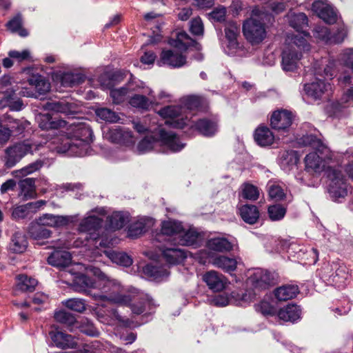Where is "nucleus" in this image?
Here are the masks:
<instances>
[{"label": "nucleus", "instance_id": "1", "mask_svg": "<svg viewBox=\"0 0 353 353\" xmlns=\"http://www.w3.org/2000/svg\"><path fill=\"white\" fill-rule=\"evenodd\" d=\"M93 132L86 122H74L67 128L64 135L57 138L55 150L58 153H67L71 157H84L91 154L90 144Z\"/></svg>", "mask_w": 353, "mask_h": 353}, {"label": "nucleus", "instance_id": "2", "mask_svg": "<svg viewBox=\"0 0 353 353\" xmlns=\"http://www.w3.org/2000/svg\"><path fill=\"white\" fill-rule=\"evenodd\" d=\"M88 270L101 283L99 292L90 294L94 301L99 303L108 302L119 305H126L131 301L130 294H123V287L118 281L109 278L98 268L90 266Z\"/></svg>", "mask_w": 353, "mask_h": 353}, {"label": "nucleus", "instance_id": "3", "mask_svg": "<svg viewBox=\"0 0 353 353\" xmlns=\"http://www.w3.org/2000/svg\"><path fill=\"white\" fill-rule=\"evenodd\" d=\"M306 39L300 34L288 36L282 53V68L285 71H294L302 57L303 52L309 50Z\"/></svg>", "mask_w": 353, "mask_h": 353}, {"label": "nucleus", "instance_id": "4", "mask_svg": "<svg viewBox=\"0 0 353 353\" xmlns=\"http://www.w3.org/2000/svg\"><path fill=\"white\" fill-rule=\"evenodd\" d=\"M32 145L28 141L16 143L5 150L3 157L4 165L7 168L14 167L26 154L32 153Z\"/></svg>", "mask_w": 353, "mask_h": 353}, {"label": "nucleus", "instance_id": "5", "mask_svg": "<svg viewBox=\"0 0 353 353\" xmlns=\"http://www.w3.org/2000/svg\"><path fill=\"white\" fill-rule=\"evenodd\" d=\"M181 105H168L159 111V115L168 119L165 123L175 128H183L189 125L190 118L184 114Z\"/></svg>", "mask_w": 353, "mask_h": 353}, {"label": "nucleus", "instance_id": "6", "mask_svg": "<svg viewBox=\"0 0 353 353\" xmlns=\"http://www.w3.org/2000/svg\"><path fill=\"white\" fill-rule=\"evenodd\" d=\"M327 177L330 180L328 191L332 197L343 198L347 195L346 179L340 170L327 167Z\"/></svg>", "mask_w": 353, "mask_h": 353}, {"label": "nucleus", "instance_id": "7", "mask_svg": "<svg viewBox=\"0 0 353 353\" xmlns=\"http://www.w3.org/2000/svg\"><path fill=\"white\" fill-rule=\"evenodd\" d=\"M243 32L245 39L252 45L261 43L266 37L264 23L254 18H250L244 22Z\"/></svg>", "mask_w": 353, "mask_h": 353}, {"label": "nucleus", "instance_id": "8", "mask_svg": "<svg viewBox=\"0 0 353 353\" xmlns=\"http://www.w3.org/2000/svg\"><path fill=\"white\" fill-rule=\"evenodd\" d=\"M306 94L314 100H326L332 94V88L329 82L320 79L304 85Z\"/></svg>", "mask_w": 353, "mask_h": 353}, {"label": "nucleus", "instance_id": "9", "mask_svg": "<svg viewBox=\"0 0 353 353\" xmlns=\"http://www.w3.org/2000/svg\"><path fill=\"white\" fill-rule=\"evenodd\" d=\"M293 115L287 110H278L272 112L270 118L271 127L277 131H287L293 121Z\"/></svg>", "mask_w": 353, "mask_h": 353}, {"label": "nucleus", "instance_id": "10", "mask_svg": "<svg viewBox=\"0 0 353 353\" xmlns=\"http://www.w3.org/2000/svg\"><path fill=\"white\" fill-rule=\"evenodd\" d=\"M101 285L99 281L97 282L85 274H76L72 281V287L75 291L83 292L89 296L94 294L93 290Z\"/></svg>", "mask_w": 353, "mask_h": 353}, {"label": "nucleus", "instance_id": "11", "mask_svg": "<svg viewBox=\"0 0 353 353\" xmlns=\"http://www.w3.org/2000/svg\"><path fill=\"white\" fill-rule=\"evenodd\" d=\"M312 10L325 23L334 24L337 21V14L334 8L326 2L316 1L312 5Z\"/></svg>", "mask_w": 353, "mask_h": 353}, {"label": "nucleus", "instance_id": "12", "mask_svg": "<svg viewBox=\"0 0 353 353\" xmlns=\"http://www.w3.org/2000/svg\"><path fill=\"white\" fill-rule=\"evenodd\" d=\"M142 94H135L130 98L129 103L134 108L148 110L154 102L152 90L150 88L142 87Z\"/></svg>", "mask_w": 353, "mask_h": 353}, {"label": "nucleus", "instance_id": "13", "mask_svg": "<svg viewBox=\"0 0 353 353\" xmlns=\"http://www.w3.org/2000/svg\"><path fill=\"white\" fill-rule=\"evenodd\" d=\"M203 280L208 288L214 292H221L226 287L228 279L221 273L211 270L203 276Z\"/></svg>", "mask_w": 353, "mask_h": 353}, {"label": "nucleus", "instance_id": "14", "mask_svg": "<svg viewBox=\"0 0 353 353\" xmlns=\"http://www.w3.org/2000/svg\"><path fill=\"white\" fill-rule=\"evenodd\" d=\"M105 137L111 142L128 144L133 142L132 132L121 126H115L108 129Z\"/></svg>", "mask_w": 353, "mask_h": 353}, {"label": "nucleus", "instance_id": "15", "mask_svg": "<svg viewBox=\"0 0 353 353\" xmlns=\"http://www.w3.org/2000/svg\"><path fill=\"white\" fill-rule=\"evenodd\" d=\"M160 63L172 68H181L186 63V57L176 50H163L160 55Z\"/></svg>", "mask_w": 353, "mask_h": 353}, {"label": "nucleus", "instance_id": "16", "mask_svg": "<svg viewBox=\"0 0 353 353\" xmlns=\"http://www.w3.org/2000/svg\"><path fill=\"white\" fill-rule=\"evenodd\" d=\"M276 276L268 270L257 269L250 276V279L255 287L265 288L269 285L275 284Z\"/></svg>", "mask_w": 353, "mask_h": 353}, {"label": "nucleus", "instance_id": "17", "mask_svg": "<svg viewBox=\"0 0 353 353\" xmlns=\"http://www.w3.org/2000/svg\"><path fill=\"white\" fill-rule=\"evenodd\" d=\"M130 301L125 305H130L131 310L134 314H141L145 310H152L154 307L153 300L148 296H142L140 297L131 296Z\"/></svg>", "mask_w": 353, "mask_h": 353}, {"label": "nucleus", "instance_id": "18", "mask_svg": "<svg viewBox=\"0 0 353 353\" xmlns=\"http://www.w3.org/2000/svg\"><path fill=\"white\" fill-rule=\"evenodd\" d=\"M190 128H194L200 134L210 137L214 135L217 131V123L215 121L209 119H201L196 122L192 121L190 119L189 125Z\"/></svg>", "mask_w": 353, "mask_h": 353}, {"label": "nucleus", "instance_id": "19", "mask_svg": "<svg viewBox=\"0 0 353 353\" xmlns=\"http://www.w3.org/2000/svg\"><path fill=\"white\" fill-rule=\"evenodd\" d=\"M38 221L44 226L60 228L65 226L71 222L72 217L69 216L44 214L39 218Z\"/></svg>", "mask_w": 353, "mask_h": 353}, {"label": "nucleus", "instance_id": "20", "mask_svg": "<svg viewBox=\"0 0 353 353\" xmlns=\"http://www.w3.org/2000/svg\"><path fill=\"white\" fill-rule=\"evenodd\" d=\"M332 269L334 270V272L330 276V282L338 288H343L349 277L347 267L343 264L334 263Z\"/></svg>", "mask_w": 353, "mask_h": 353}, {"label": "nucleus", "instance_id": "21", "mask_svg": "<svg viewBox=\"0 0 353 353\" xmlns=\"http://www.w3.org/2000/svg\"><path fill=\"white\" fill-rule=\"evenodd\" d=\"M49 334L54 345L61 349L74 348L77 345L72 335L57 330L51 331Z\"/></svg>", "mask_w": 353, "mask_h": 353}, {"label": "nucleus", "instance_id": "22", "mask_svg": "<svg viewBox=\"0 0 353 353\" xmlns=\"http://www.w3.org/2000/svg\"><path fill=\"white\" fill-rule=\"evenodd\" d=\"M159 137L162 145L167 146L171 152H179L185 146V144L181 143L179 137L173 132H168L161 130L159 131Z\"/></svg>", "mask_w": 353, "mask_h": 353}, {"label": "nucleus", "instance_id": "23", "mask_svg": "<svg viewBox=\"0 0 353 353\" xmlns=\"http://www.w3.org/2000/svg\"><path fill=\"white\" fill-rule=\"evenodd\" d=\"M71 254L65 250H54L48 257V263L55 267H67L71 263Z\"/></svg>", "mask_w": 353, "mask_h": 353}, {"label": "nucleus", "instance_id": "24", "mask_svg": "<svg viewBox=\"0 0 353 353\" xmlns=\"http://www.w3.org/2000/svg\"><path fill=\"white\" fill-rule=\"evenodd\" d=\"M305 168L307 171L321 172L326 169V162L316 152H311L305 158Z\"/></svg>", "mask_w": 353, "mask_h": 353}, {"label": "nucleus", "instance_id": "25", "mask_svg": "<svg viewBox=\"0 0 353 353\" xmlns=\"http://www.w3.org/2000/svg\"><path fill=\"white\" fill-rule=\"evenodd\" d=\"M170 45L179 49L186 50L189 47H194L196 50H201V45L190 37L185 32H180L177 34L176 39L171 41Z\"/></svg>", "mask_w": 353, "mask_h": 353}, {"label": "nucleus", "instance_id": "26", "mask_svg": "<svg viewBox=\"0 0 353 353\" xmlns=\"http://www.w3.org/2000/svg\"><path fill=\"white\" fill-rule=\"evenodd\" d=\"M45 108L56 112L63 113L68 116L73 115L77 112L76 105L65 101L47 102Z\"/></svg>", "mask_w": 353, "mask_h": 353}, {"label": "nucleus", "instance_id": "27", "mask_svg": "<svg viewBox=\"0 0 353 353\" xmlns=\"http://www.w3.org/2000/svg\"><path fill=\"white\" fill-rule=\"evenodd\" d=\"M256 143L262 147L272 145L274 141V135L266 126H259L255 130L254 134Z\"/></svg>", "mask_w": 353, "mask_h": 353}, {"label": "nucleus", "instance_id": "28", "mask_svg": "<svg viewBox=\"0 0 353 353\" xmlns=\"http://www.w3.org/2000/svg\"><path fill=\"white\" fill-rule=\"evenodd\" d=\"M212 264L224 272L231 273L236 270L238 261L234 257L220 255L212 259Z\"/></svg>", "mask_w": 353, "mask_h": 353}, {"label": "nucleus", "instance_id": "29", "mask_svg": "<svg viewBox=\"0 0 353 353\" xmlns=\"http://www.w3.org/2000/svg\"><path fill=\"white\" fill-rule=\"evenodd\" d=\"M204 102V99L199 96L190 95L183 97L181 100V106L184 110V114H188L191 119L192 114L190 113V111L200 109Z\"/></svg>", "mask_w": 353, "mask_h": 353}, {"label": "nucleus", "instance_id": "30", "mask_svg": "<svg viewBox=\"0 0 353 353\" xmlns=\"http://www.w3.org/2000/svg\"><path fill=\"white\" fill-rule=\"evenodd\" d=\"M341 82L345 84L344 91L339 100L342 107H347L353 105V82L352 78L346 75L341 79Z\"/></svg>", "mask_w": 353, "mask_h": 353}, {"label": "nucleus", "instance_id": "31", "mask_svg": "<svg viewBox=\"0 0 353 353\" xmlns=\"http://www.w3.org/2000/svg\"><path fill=\"white\" fill-rule=\"evenodd\" d=\"M163 256L170 264H177L187 257V252L178 248H167L163 250Z\"/></svg>", "mask_w": 353, "mask_h": 353}, {"label": "nucleus", "instance_id": "32", "mask_svg": "<svg viewBox=\"0 0 353 353\" xmlns=\"http://www.w3.org/2000/svg\"><path fill=\"white\" fill-rule=\"evenodd\" d=\"M299 292L297 285H285L277 288L274 290V296L280 301H286L296 297Z\"/></svg>", "mask_w": 353, "mask_h": 353}, {"label": "nucleus", "instance_id": "33", "mask_svg": "<svg viewBox=\"0 0 353 353\" xmlns=\"http://www.w3.org/2000/svg\"><path fill=\"white\" fill-rule=\"evenodd\" d=\"M100 225L101 221L99 218L95 216H90L81 221L79 230L81 232H88L90 235H93L94 239H97L95 232L99 228Z\"/></svg>", "mask_w": 353, "mask_h": 353}, {"label": "nucleus", "instance_id": "34", "mask_svg": "<svg viewBox=\"0 0 353 353\" xmlns=\"http://www.w3.org/2000/svg\"><path fill=\"white\" fill-rule=\"evenodd\" d=\"M108 221L111 230H119L130 221V215L127 212H115L108 217Z\"/></svg>", "mask_w": 353, "mask_h": 353}, {"label": "nucleus", "instance_id": "35", "mask_svg": "<svg viewBox=\"0 0 353 353\" xmlns=\"http://www.w3.org/2000/svg\"><path fill=\"white\" fill-rule=\"evenodd\" d=\"M239 212L242 219L247 223L254 224L259 218V212L256 205H243L239 208Z\"/></svg>", "mask_w": 353, "mask_h": 353}, {"label": "nucleus", "instance_id": "36", "mask_svg": "<svg viewBox=\"0 0 353 353\" xmlns=\"http://www.w3.org/2000/svg\"><path fill=\"white\" fill-rule=\"evenodd\" d=\"M28 247V241L26 235L21 232H16L11 238L10 250L13 252L23 253Z\"/></svg>", "mask_w": 353, "mask_h": 353}, {"label": "nucleus", "instance_id": "37", "mask_svg": "<svg viewBox=\"0 0 353 353\" xmlns=\"http://www.w3.org/2000/svg\"><path fill=\"white\" fill-rule=\"evenodd\" d=\"M199 236V233L194 230L190 229L186 232L183 230L177 238H174V241L176 243L183 246L194 245L197 243Z\"/></svg>", "mask_w": 353, "mask_h": 353}, {"label": "nucleus", "instance_id": "38", "mask_svg": "<svg viewBox=\"0 0 353 353\" xmlns=\"http://www.w3.org/2000/svg\"><path fill=\"white\" fill-rule=\"evenodd\" d=\"M299 161L297 152L294 150L285 151L282 153L279 163L285 171H290L295 167Z\"/></svg>", "mask_w": 353, "mask_h": 353}, {"label": "nucleus", "instance_id": "39", "mask_svg": "<svg viewBox=\"0 0 353 353\" xmlns=\"http://www.w3.org/2000/svg\"><path fill=\"white\" fill-rule=\"evenodd\" d=\"M207 246L210 250L225 252H230L233 249L232 243L225 238H213L208 240Z\"/></svg>", "mask_w": 353, "mask_h": 353}, {"label": "nucleus", "instance_id": "40", "mask_svg": "<svg viewBox=\"0 0 353 353\" xmlns=\"http://www.w3.org/2000/svg\"><path fill=\"white\" fill-rule=\"evenodd\" d=\"M278 316L285 321L294 322L300 318L301 310L297 305H289L279 311Z\"/></svg>", "mask_w": 353, "mask_h": 353}, {"label": "nucleus", "instance_id": "41", "mask_svg": "<svg viewBox=\"0 0 353 353\" xmlns=\"http://www.w3.org/2000/svg\"><path fill=\"white\" fill-rule=\"evenodd\" d=\"M30 85L34 86L39 95L47 93L50 89V83L39 74H34L28 79Z\"/></svg>", "mask_w": 353, "mask_h": 353}, {"label": "nucleus", "instance_id": "42", "mask_svg": "<svg viewBox=\"0 0 353 353\" xmlns=\"http://www.w3.org/2000/svg\"><path fill=\"white\" fill-rule=\"evenodd\" d=\"M239 32V25L236 22L231 21L227 23L225 28V34L230 48H236L238 46L237 37Z\"/></svg>", "mask_w": 353, "mask_h": 353}, {"label": "nucleus", "instance_id": "43", "mask_svg": "<svg viewBox=\"0 0 353 353\" xmlns=\"http://www.w3.org/2000/svg\"><path fill=\"white\" fill-rule=\"evenodd\" d=\"M37 281L25 274L17 276L16 290L21 292H32L37 286Z\"/></svg>", "mask_w": 353, "mask_h": 353}, {"label": "nucleus", "instance_id": "44", "mask_svg": "<svg viewBox=\"0 0 353 353\" xmlns=\"http://www.w3.org/2000/svg\"><path fill=\"white\" fill-rule=\"evenodd\" d=\"M183 231V225L181 223L170 220L162 223L161 232L163 235L174 236L177 238L181 232Z\"/></svg>", "mask_w": 353, "mask_h": 353}, {"label": "nucleus", "instance_id": "45", "mask_svg": "<svg viewBox=\"0 0 353 353\" xmlns=\"http://www.w3.org/2000/svg\"><path fill=\"white\" fill-rule=\"evenodd\" d=\"M19 185L21 189V195L23 199H28L33 198L35 195V179L26 178L19 181Z\"/></svg>", "mask_w": 353, "mask_h": 353}, {"label": "nucleus", "instance_id": "46", "mask_svg": "<svg viewBox=\"0 0 353 353\" xmlns=\"http://www.w3.org/2000/svg\"><path fill=\"white\" fill-rule=\"evenodd\" d=\"M84 80L85 76L80 73L65 72L61 77V83L63 87H73Z\"/></svg>", "mask_w": 353, "mask_h": 353}, {"label": "nucleus", "instance_id": "47", "mask_svg": "<svg viewBox=\"0 0 353 353\" xmlns=\"http://www.w3.org/2000/svg\"><path fill=\"white\" fill-rule=\"evenodd\" d=\"M143 272L146 275L154 279L162 280L169 275V272L164 267L152 264L146 265L143 268Z\"/></svg>", "mask_w": 353, "mask_h": 353}, {"label": "nucleus", "instance_id": "48", "mask_svg": "<svg viewBox=\"0 0 353 353\" xmlns=\"http://www.w3.org/2000/svg\"><path fill=\"white\" fill-rule=\"evenodd\" d=\"M28 233L32 239L35 240H42L49 238L52 232L37 221V223L31 225Z\"/></svg>", "mask_w": 353, "mask_h": 353}, {"label": "nucleus", "instance_id": "49", "mask_svg": "<svg viewBox=\"0 0 353 353\" xmlns=\"http://www.w3.org/2000/svg\"><path fill=\"white\" fill-rule=\"evenodd\" d=\"M17 90H12L10 93H6L4 98L0 101L1 107L8 106L11 110L19 111L23 108V103L19 99L14 100L13 95Z\"/></svg>", "mask_w": 353, "mask_h": 353}, {"label": "nucleus", "instance_id": "50", "mask_svg": "<svg viewBox=\"0 0 353 353\" xmlns=\"http://www.w3.org/2000/svg\"><path fill=\"white\" fill-rule=\"evenodd\" d=\"M290 26L299 32L307 25V17L303 12L291 13L288 15Z\"/></svg>", "mask_w": 353, "mask_h": 353}, {"label": "nucleus", "instance_id": "51", "mask_svg": "<svg viewBox=\"0 0 353 353\" xmlns=\"http://www.w3.org/2000/svg\"><path fill=\"white\" fill-rule=\"evenodd\" d=\"M347 34V30L345 26L343 23H339L336 29L333 28L332 32H331L330 44L342 43Z\"/></svg>", "mask_w": 353, "mask_h": 353}, {"label": "nucleus", "instance_id": "52", "mask_svg": "<svg viewBox=\"0 0 353 353\" xmlns=\"http://www.w3.org/2000/svg\"><path fill=\"white\" fill-rule=\"evenodd\" d=\"M241 196L247 200L256 201L259 196V191L257 187L250 183H244L241 185Z\"/></svg>", "mask_w": 353, "mask_h": 353}, {"label": "nucleus", "instance_id": "53", "mask_svg": "<svg viewBox=\"0 0 353 353\" xmlns=\"http://www.w3.org/2000/svg\"><path fill=\"white\" fill-rule=\"evenodd\" d=\"M55 320L68 327L74 325L76 322V318L74 314L65 310H59L54 313Z\"/></svg>", "mask_w": 353, "mask_h": 353}, {"label": "nucleus", "instance_id": "54", "mask_svg": "<svg viewBox=\"0 0 353 353\" xmlns=\"http://www.w3.org/2000/svg\"><path fill=\"white\" fill-rule=\"evenodd\" d=\"M63 305L67 308L74 312L82 313L86 309V303L85 300L78 298H72L62 302Z\"/></svg>", "mask_w": 353, "mask_h": 353}, {"label": "nucleus", "instance_id": "55", "mask_svg": "<svg viewBox=\"0 0 353 353\" xmlns=\"http://www.w3.org/2000/svg\"><path fill=\"white\" fill-rule=\"evenodd\" d=\"M22 19L20 14H17L7 23L8 28L12 32H18L21 37H26L28 34L26 29L21 28Z\"/></svg>", "mask_w": 353, "mask_h": 353}, {"label": "nucleus", "instance_id": "56", "mask_svg": "<svg viewBox=\"0 0 353 353\" xmlns=\"http://www.w3.org/2000/svg\"><path fill=\"white\" fill-rule=\"evenodd\" d=\"M43 165V161L37 160L36 161L28 164L21 169L14 171V173L15 176H25L40 170Z\"/></svg>", "mask_w": 353, "mask_h": 353}, {"label": "nucleus", "instance_id": "57", "mask_svg": "<svg viewBox=\"0 0 353 353\" xmlns=\"http://www.w3.org/2000/svg\"><path fill=\"white\" fill-rule=\"evenodd\" d=\"M268 212L272 221H279L285 216L286 208L280 204L272 205L268 208Z\"/></svg>", "mask_w": 353, "mask_h": 353}, {"label": "nucleus", "instance_id": "58", "mask_svg": "<svg viewBox=\"0 0 353 353\" xmlns=\"http://www.w3.org/2000/svg\"><path fill=\"white\" fill-rule=\"evenodd\" d=\"M96 114L100 119L110 123H115L119 119V116L114 111L105 108L97 109Z\"/></svg>", "mask_w": 353, "mask_h": 353}, {"label": "nucleus", "instance_id": "59", "mask_svg": "<svg viewBox=\"0 0 353 353\" xmlns=\"http://www.w3.org/2000/svg\"><path fill=\"white\" fill-rule=\"evenodd\" d=\"M111 260L120 265L129 267L132 263L131 257L124 252H113L110 254Z\"/></svg>", "mask_w": 353, "mask_h": 353}, {"label": "nucleus", "instance_id": "60", "mask_svg": "<svg viewBox=\"0 0 353 353\" xmlns=\"http://www.w3.org/2000/svg\"><path fill=\"white\" fill-rule=\"evenodd\" d=\"M314 37L326 43H330L331 31L325 26H317L313 31Z\"/></svg>", "mask_w": 353, "mask_h": 353}, {"label": "nucleus", "instance_id": "61", "mask_svg": "<svg viewBox=\"0 0 353 353\" xmlns=\"http://www.w3.org/2000/svg\"><path fill=\"white\" fill-rule=\"evenodd\" d=\"M39 126L43 130H48L56 127V123L52 121L50 113L40 114L37 118Z\"/></svg>", "mask_w": 353, "mask_h": 353}, {"label": "nucleus", "instance_id": "62", "mask_svg": "<svg viewBox=\"0 0 353 353\" xmlns=\"http://www.w3.org/2000/svg\"><path fill=\"white\" fill-rule=\"evenodd\" d=\"M157 144V141L152 138L146 137L143 139L137 145V150L139 154H143L151 151Z\"/></svg>", "mask_w": 353, "mask_h": 353}, {"label": "nucleus", "instance_id": "63", "mask_svg": "<svg viewBox=\"0 0 353 353\" xmlns=\"http://www.w3.org/2000/svg\"><path fill=\"white\" fill-rule=\"evenodd\" d=\"M268 192L269 196L276 201H281L285 196L283 188L280 185L276 183L269 185Z\"/></svg>", "mask_w": 353, "mask_h": 353}, {"label": "nucleus", "instance_id": "64", "mask_svg": "<svg viewBox=\"0 0 353 353\" xmlns=\"http://www.w3.org/2000/svg\"><path fill=\"white\" fill-rule=\"evenodd\" d=\"M128 94V88L122 87L119 89H112L110 90V97L112 98L113 103L119 104L122 103Z\"/></svg>", "mask_w": 353, "mask_h": 353}]
</instances>
